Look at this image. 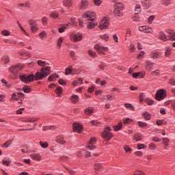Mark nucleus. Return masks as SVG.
Returning <instances> with one entry per match:
<instances>
[{"label":"nucleus","instance_id":"1","mask_svg":"<svg viewBox=\"0 0 175 175\" xmlns=\"http://www.w3.org/2000/svg\"><path fill=\"white\" fill-rule=\"evenodd\" d=\"M51 73V67L42 68L34 75V80H43L44 77H47Z\"/></svg>","mask_w":175,"mask_h":175},{"label":"nucleus","instance_id":"2","mask_svg":"<svg viewBox=\"0 0 175 175\" xmlns=\"http://www.w3.org/2000/svg\"><path fill=\"white\" fill-rule=\"evenodd\" d=\"M113 133H111V128L110 126H107L105 128L103 133L102 137L105 139V140H110L113 137Z\"/></svg>","mask_w":175,"mask_h":175},{"label":"nucleus","instance_id":"3","mask_svg":"<svg viewBox=\"0 0 175 175\" xmlns=\"http://www.w3.org/2000/svg\"><path fill=\"white\" fill-rule=\"evenodd\" d=\"M109 27H110V19H109V17L105 16L99 23L98 28L100 29H107Z\"/></svg>","mask_w":175,"mask_h":175},{"label":"nucleus","instance_id":"4","mask_svg":"<svg viewBox=\"0 0 175 175\" xmlns=\"http://www.w3.org/2000/svg\"><path fill=\"white\" fill-rule=\"evenodd\" d=\"M19 79L23 81V83H25V84H28V83H31L33 81V79H35V76L33 74L31 75H20Z\"/></svg>","mask_w":175,"mask_h":175},{"label":"nucleus","instance_id":"5","mask_svg":"<svg viewBox=\"0 0 175 175\" xmlns=\"http://www.w3.org/2000/svg\"><path fill=\"white\" fill-rule=\"evenodd\" d=\"M94 49L97 51L99 55H106V53L109 51V48L106 46H103L99 44L94 45Z\"/></svg>","mask_w":175,"mask_h":175},{"label":"nucleus","instance_id":"6","mask_svg":"<svg viewBox=\"0 0 175 175\" xmlns=\"http://www.w3.org/2000/svg\"><path fill=\"white\" fill-rule=\"evenodd\" d=\"M83 18L88 21H94L96 20V14L94 12L86 11L83 14Z\"/></svg>","mask_w":175,"mask_h":175},{"label":"nucleus","instance_id":"7","mask_svg":"<svg viewBox=\"0 0 175 175\" xmlns=\"http://www.w3.org/2000/svg\"><path fill=\"white\" fill-rule=\"evenodd\" d=\"M166 98V90L165 89L158 90L156 92V100H162Z\"/></svg>","mask_w":175,"mask_h":175},{"label":"nucleus","instance_id":"8","mask_svg":"<svg viewBox=\"0 0 175 175\" xmlns=\"http://www.w3.org/2000/svg\"><path fill=\"white\" fill-rule=\"evenodd\" d=\"M23 69V66L20 64H16L12 66H11L9 69L10 72L11 73H13V75H17L19 72H21V70Z\"/></svg>","mask_w":175,"mask_h":175},{"label":"nucleus","instance_id":"9","mask_svg":"<svg viewBox=\"0 0 175 175\" xmlns=\"http://www.w3.org/2000/svg\"><path fill=\"white\" fill-rule=\"evenodd\" d=\"M139 31L144 32V33H154V29L147 25L139 27Z\"/></svg>","mask_w":175,"mask_h":175},{"label":"nucleus","instance_id":"10","mask_svg":"<svg viewBox=\"0 0 175 175\" xmlns=\"http://www.w3.org/2000/svg\"><path fill=\"white\" fill-rule=\"evenodd\" d=\"M29 24L30 25V29L32 33L39 31V27H38V23H36V21L29 20Z\"/></svg>","mask_w":175,"mask_h":175},{"label":"nucleus","instance_id":"11","mask_svg":"<svg viewBox=\"0 0 175 175\" xmlns=\"http://www.w3.org/2000/svg\"><path fill=\"white\" fill-rule=\"evenodd\" d=\"M157 38L159 40H162L163 42H167L169 40L168 36L163 31H160L157 33Z\"/></svg>","mask_w":175,"mask_h":175},{"label":"nucleus","instance_id":"12","mask_svg":"<svg viewBox=\"0 0 175 175\" xmlns=\"http://www.w3.org/2000/svg\"><path fill=\"white\" fill-rule=\"evenodd\" d=\"M95 144H96V138L92 137L89 141V145L86 146V148L90 150H95V148H96V145Z\"/></svg>","mask_w":175,"mask_h":175},{"label":"nucleus","instance_id":"13","mask_svg":"<svg viewBox=\"0 0 175 175\" xmlns=\"http://www.w3.org/2000/svg\"><path fill=\"white\" fill-rule=\"evenodd\" d=\"M90 6V1L88 0H81L79 4V9L81 10H85V9H88Z\"/></svg>","mask_w":175,"mask_h":175},{"label":"nucleus","instance_id":"14","mask_svg":"<svg viewBox=\"0 0 175 175\" xmlns=\"http://www.w3.org/2000/svg\"><path fill=\"white\" fill-rule=\"evenodd\" d=\"M141 3L145 9H150L152 6V0H141Z\"/></svg>","mask_w":175,"mask_h":175},{"label":"nucleus","instance_id":"15","mask_svg":"<svg viewBox=\"0 0 175 175\" xmlns=\"http://www.w3.org/2000/svg\"><path fill=\"white\" fill-rule=\"evenodd\" d=\"M83 39V34L81 33H78L74 34L71 36V40L72 42H80Z\"/></svg>","mask_w":175,"mask_h":175},{"label":"nucleus","instance_id":"16","mask_svg":"<svg viewBox=\"0 0 175 175\" xmlns=\"http://www.w3.org/2000/svg\"><path fill=\"white\" fill-rule=\"evenodd\" d=\"M155 65L154 62H152L149 60H146L145 63V69L146 70H148V72H151L153 69V66Z\"/></svg>","mask_w":175,"mask_h":175},{"label":"nucleus","instance_id":"17","mask_svg":"<svg viewBox=\"0 0 175 175\" xmlns=\"http://www.w3.org/2000/svg\"><path fill=\"white\" fill-rule=\"evenodd\" d=\"M73 129L74 132H77V133H80V132L83 131V125L79 123H74Z\"/></svg>","mask_w":175,"mask_h":175},{"label":"nucleus","instance_id":"18","mask_svg":"<svg viewBox=\"0 0 175 175\" xmlns=\"http://www.w3.org/2000/svg\"><path fill=\"white\" fill-rule=\"evenodd\" d=\"M166 33L168 34V40H175V31L170 29L165 30Z\"/></svg>","mask_w":175,"mask_h":175},{"label":"nucleus","instance_id":"19","mask_svg":"<svg viewBox=\"0 0 175 175\" xmlns=\"http://www.w3.org/2000/svg\"><path fill=\"white\" fill-rule=\"evenodd\" d=\"M98 25V22H96V20L94 21H89L87 25L88 29H94L95 27Z\"/></svg>","mask_w":175,"mask_h":175},{"label":"nucleus","instance_id":"20","mask_svg":"<svg viewBox=\"0 0 175 175\" xmlns=\"http://www.w3.org/2000/svg\"><path fill=\"white\" fill-rule=\"evenodd\" d=\"M63 6L67 8V9H70L73 6V0H63Z\"/></svg>","mask_w":175,"mask_h":175},{"label":"nucleus","instance_id":"21","mask_svg":"<svg viewBox=\"0 0 175 175\" xmlns=\"http://www.w3.org/2000/svg\"><path fill=\"white\" fill-rule=\"evenodd\" d=\"M30 157L33 161H37V162H40L42 161V155L38 153H33L30 154Z\"/></svg>","mask_w":175,"mask_h":175},{"label":"nucleus","instance_id":"22","mask_svg":"<svg viewBox=\"0 0 175 175\" xmlns=\"http://www.w3.org/2000/svg\"><path fill=\"white\" fill-rule=\"evenodd\" d=\"M56 142L58 143V144H62V146H65L66 144V141L65 140V138L62 136H58L56 138Z\"/></svg>","mask_w":175,"mask_h":175},{"label":"nucleus","instance_id":"23","mask_svg":"<svg viewBox=\"0 0 175 175\" xmlns=\"http://www.w3.org/2000/svg\"><path fill=\"white\" fill-rule=\"evenodd\" d=\"M161 55H162V53H161V52L154 51L150 53V58H152L153 59H155L157 58H161Z\"/></svg>","mask_w":175,"mask_h":175},{"label":"nucleus","instance_id":"24","mask_svg":"<svg viewBox=\"0 0 175 175\" xmlns=\"http://www.w3.org/2000/svg\"><path fill=\"white\" fill-rule=\"evenodd\" d=\"M144 76H146V74L140 72L133 73V79H137V77H139V79H144Z\"/></svg>","mask_w":175,"mask_h":175},{"label":"nucleus","instance_id":"25","mask_svg":"<svg viewBox=\"0 0 175 175\" xmlns=\"http://www.w3.org/2000/svg\"><path fill=\"white\" fill-rule=\"evenodd\" d=\"M113 14L115 17H122V16H124V12H122V10H117L116 8L113 10Z\"/></svg>","mask_w":175,"mask_h":175},{"label":"nucleus","instance_id":"26","mask_svg":"<svg viewBox=\"0 0 175 175\" xmlns=\"http://www.w3.org/2000/svg\"><path fill=\"white\" fill-rule=\"evenodd\" d=\"M173 51V48L172 46H166L165 57H170L172 55V51Z\"/></svg>","mask_w":175,"mask_h":175},{"label":"nucleus","instance_id":"27","mask_svg":"<svg viewBox=\"0 0 175 175\" xmlns=\"http://www.w3.org/2000/svg\"><path fill=\"white\" fill-rule=\"evenodd\" d=\"M80 99L78 95L73 94L71 96L70 100L72 103H77Z\"/></svg>","mask_w":175,"mask_h":175},{"label":"nucleus","instance_id":"28","mask_svg":"<svg viewBox=\"0 0 175 175\" xmlns=\"http://www.w3.org/2000/svg\"><path fill=\"white\" fill-rule=\"evenodd\" d=\"M59 77V75L55 73L49 77L48 81H55V80H57V79H58Z\"/></svg>","mask_w":175,"mask_h":175},{"label":"nucleus","instance_id":"29","mask_svg":"<svg viewBox=\"0 0 175 175\" xmlns=\"http://www.w3.org/2000/svg\"><path fill=\"white\" fill-rule=\"evenodd\" d=\"M115 9H117L119 10H124V4L120 2H116L115 3Z\"/></svg>","mask_w":175,"mask_h":175},{"label":"nucleus","instance_id":"30","mask_svg":"<svg viewBox=\"0 0 175 175\" xmlns=\"http://www.w3.org/2000/svg\"><path fill=\"white\" fill-rule=\"evenodd\" d=\"M133 139L136 142H142V140H143V136H142V134H135L133 136Z\"/></svg>","mask_w":175,"mask_h":175},{"label":"nucleus","instance_id":"31","mask_svg":"<svg viewBox=\"0 0 175 175\" xmlns=\"http://www.w3.org/2000/svg\"><path fill=\"white\" fill-rule=\"evenodd\" d=\"M94 170H95V173L96 174H98V173H99V172H100V170H102V165H100L99 163H96L94 165Z\"/></svg>","mask_w":175,"mask_h":175},{"label":"nucleus","instance_id":"32","mask_svg":"<svg viewBox=\"0 0 175 175\" xmlns=\"http://www.w3.org/2000/svg\"><path fill=\"white\" fill-rule=\"evenodd\" d=\"M2 64H3V65H8L9 64V62H10V59L9 58V56H3L2 59Z\"/></svg>","mask_w":175,"mask_h":175},{"label":"nucleus","instance_id":"33","mask_svg":"<svg viewBox=\"0 0 175 175\" xmlns=\"http://www.w3.org/2000/svg\"><path fill=\"white\" fill-rule=\"evenodd\" d=\"M94 113V108L92 107H89L85 109V114L86 116H90V114H92Z\"/></svg>","mask_w":175,"mask_h":175},{"label":"nucleus","instance_id":"34","mask_svg":"<svg viewBox=\"0 0 175 175\" xmlns=\"http://www.w3.org/2000/svg\"><path fill=\"white\" fill-rule=\"evenodd\" d=\"M12 143H13V141L8 140L1 146V147L2 148H8L10 146H12Z\"/></svg>","mask_w":175,"mask_h":175},{"label":"nucleus","instance_id":"35","mask_svg":"<svg viewBox=\"0 0 175 175\" xmlns=\"http://www.w3.org/2000/svg\"><path fill=\"white\" fill-rule=\"evenodd\" d=\"M50 17H51V18L57 19V18H58V17H59V13H58L57 11H53V12L51 14Z\"/></svg>","mask_w":175,"mask_h":175},{"label":"nucleus","instance_id":"36","mask_svg":"<svg viewBox=\"0 0 175 175\" xmlns=\"http://www.w3.org/2000/svg\"><path fill=\"white\" fill-rule=\"evenodd\" d=\"M121 128H122V122H120L119 123H118L117 125L113 126L114 131L116 132H118V131H120Z\"/></svg>","mask_w":175,"mask_h":175},{"label":"nucleus","instance_id":"37","mask_svg":"<svg viewBox=\"0 0 175 175\" xmlns=\"http://www.w3.org/2000/svg\"><path fill=\"white\" fill-rule=\"evenodd\" d=\"M88 54L90 56L92 57V58H96L98 57V54H96V52H94L92 50H89L88 51Z\"/></svg>","mask_w":175,"mask_h":175},{"label":"nucleus","instance_id":"38","mask_svg":"<svg viewBox=\"0 0 175 175\" xmlns=\"http://www.w3.org/2000/svg\"><path fill=\"white\" fill-rule=\"evenodd\" d=\"M138 126H139V128H147L148 124L145 122L139 121L138 122Z\"/></svg>","mask_w":175,"mask_h":175},{"label":"nucleus","instance_id":"39","mask_svg":"<svg viewBox=\"0 0 175 175\" xmlns=\"http://www.w3.org/2000/svg\"><path fill=\"white\" fill-rule=\"evenodd\" d=\"M135 12H136L137 14H139L142 12V5L139 4H136L135 8Z\"/></svg>","mask_w":175,"mask_h":175},{"label":"nucleus","instance_id":"40","mask_svg":"<svg viewBox=\"0 0 175 175\" xmlns=\"http://www.w3.org/2000/svg\"><path fill=\"white\" fill-rule=\"evenodd\" d=\"M145 102L148 105V106H152V105H154V100L150 99V98H146Z\"/></svg>","mask_w":175,"mask_h":175},{"label":"nucleus","instance_id":"41","mask_svg":"<svg viewBox=\"0 0 175 175\" xmlns=\"http://www.w3.org/2000/svg\"><path fill=\"white\" fill-rule=\"evenodd\" d=\"M124 107L126 109H131L133 111H135V107L132 104L129 103H124Z\"/></svg>","mask_w":175,"mask_h":175},{"label":"nucleus","instance_id":"42","mask_svg":"<svg viewBox=\"0 0 175 175\" xmlns=\"http://www.w3.org/2000/svg\"><path fill=\"white\" fill-rule=\"evenodd\" d=\"M80 154H85V157H87V158H90V157H91V152H88L86 150H81L80 152Z\"/></svg>","mask_w":175,"mask_h":175},{"label":"nucleus","instance_id":"43","mask_svg":"<svg viewBox=\"0 0 175 175\" xmlns=\"http://www.w3.org/2000/svg\"><path fill=\"white\" fill-rule=\"evenodd\" d=\"M169 142H170V140H169L168 138H163V143L165 145L164 148H165V149L167 148V146H169Z\"/></svg>","mask_w":175,"mask_h":175},{"label":"nucleus","instance_id":"44","mask_svg":"<svg viewBox=\"0 0 175 175\" xmlns=\"http://www.w3.org/2000/svg\"><path fill=\"white\" fill-rule=\"evenodd\" d=\"M144 117L145 120H151V114L147 111L144 113Z\"/></svg>","mask_w":175,"mask_h":175},{"label":"nucleus","instance_id":"45","mask_svg":"<svg viewBox=\"0 0 175 175\" xmlns=\"http://www.w3.org/2000/svg\"><path fill=\"white\" fill-rule=\"evenodd\" d=\"M62 88L61 86H59L57 88V89L55 90V92L56 94H57L58 96H59V95H61V94H62Z\"/></svg>","mask_w":175,"mask_h":175},{"label":"nucleus","instance_id":"46","mask_svg":"<svg viewBox=\"0 0 175 175\" xmlns=\"http://www.w3.org/2000/svg\"><path fill=\"white\" fill-rule=\"evenodd\" d=\"M72 68L73 67L72 66H70V68H66V71H65L66 76H67V75H70L72 73Z\"/></svg>","mask_w":175,"mask_h":175},{"label":"nucleus","instance_id":"47","mask_svg":"<svg viewBox=\"0 0 175 175\" xmlns=\"http://www.w3.org/2000/svg\"><path fill=\"white\" fill-rule=\"evenodd\" d=\"M154 20H155V16L154 15L150 16L149 18H148V23L152 24V21H154Z\"/></svg>","mask_w":175,"mask_h":175},{"label":"nucleus","instance_id":"48","mask_svg":"<svg viewBox=\"0 0 175 175\" xmlns=\"http://www.w3.org/2000/svg\"><path fill=\"white\" fill-rule=\"evenodd\" d=\"M161 2L164 6H169V5H170V2H172V0H161Z\"/></svg>","mask_w":175,"mask_h":175},{"label":"nucleus","instance_id":"49","mask_svg":"<svg viewBox=\"0 0 175 175\" xmlns=\"http://www.w3.org/2000/svg\"><path fill=\"white\" fill-rule=\"evenodd\" d=\"M133 175H146V173L142 170H136Z\"/></svg>","mask_w":175,"mask_h":175},{"label":"nucleus","instance_id":"50","mask_svg":"<svg viewBox=\"0 0 175 175\" xmlns=\"http://www.w3.org/2000/svg\"><path fill=\"white\" fill-rule=\"evenodd\" d=\"M137 148L138 150H142V148H144V150H146V148H147V146H146L145 144H139L137 146Z\"/></svg>","mask_w":175,"mask_h":175},{"label":"nucleus","instance_id":"51","mask_svg":"<svg viewBox=\"0 0 175 175\" xmlns=\"http://www.w3.org/2000/svg\"><path fill=\"white\" fill-rule=\"evenodd\" d=\"M149 150H157V145L154 143H150L148 145Z\"/></svg>","mask_w":175,"mask_h":175},{"label":"nucleus","instance_id":"52","mask_svg":"<svg viewBox=\"0 0 175 175\" xmlns=\"http://www.w3.org/2000/svg\"><path fill=\"white\" fill-rule=\"evenodd\" d=\"M3 165H5V166H10V160L4 159L3 160Z\"/></svg>","mask_w":175,"mask_h":175},{"label":"nucleus","instance_id":"53","mask_svg":"<svg viewBox=\"0 0 175 175\" xmlns=\"http://www.w3.org/2000/svg\"><path fill=\"white\" fill-rule=\"evenodd\" d=\"M38 66H46V62L42 61V60H38L37 62Z\"/></svg>","mask_w":175,"mask_h":175},{"label":"nucleus","instance_id":"54","mask_svg":"<svg viewBox=\"0 0 175 175\" xmlns=\"http://www.w3.org/2000/svg\"><path fill=\"white\" fill-rule=\"evenodd\" d=\"M40 145L42 148H47L49 144L47 142H40Z\"/></svg>","mask_w":175,"mask_h":175},{"label":"nucleus","instance_id":"55","mask_svg":"<svg viewBox=\"0 0 175 175\" xmlns=\"http://www.w3.org/2000/svg\"><path fill=\"white\" fill-rule=\"evenodd\" d=\"M100 38L103 39V40H105V42H108L109 37V35L107 34H103L100 36Z\"/></svg>","mask_w":175,"mask_h":175},{"label":"nucleus","instance_id":"56","mask_svg":"<svg viewBox=\"0 0 175 175\" xmlns=\"http://www.w3.org/2000/svg\"><path fill=\"white\" fill-rule=\"evenodd\" d=\"M47 21H48L47 17L44 16L42 19V25H44V27H46V25H47Z\"/></svg>","mask_w":175,"mask_h":175},{"label":"nucleus","instance_id":"57","mask_svg":"<svg viewBox=\"0 0 175 175\" xmlns=\"http://www.w3.org/2000/svg\"><path fill=\"white\" fill-rule=\"evenodd\" d=\"M23 91L26 94H28V93L31 92V88H29V87H28V86H24Z\"/></svg>","mask_w":175,"mask_h":175},{"label":"nucleus","instance_id":"58","mask_svg":"<svg viewBox=\"0 0 175 175\" xmlns=\"http://www.w3.org/2000/svg\"><path fill=\"white\" fill-rule=\"evenodd\" d=\"M124 151H126V152H132V148H131L129 147V146H124Z\"/></svg>","mask_w":175,"mask_h":175},{"label":"nucleus","instance_id":"59","mask_svg":"<svg viewBox=\"0 0 175 175\" xmlns=\"http://www.w3.org/2000/svg\"><path fill=\"white\" fill-rule=\"evenodd\" d=\"M145 54L146 52H144V51H141L137 57V59H142V57H143Z\"/></svg>","mask_w":175,"mask_h":175},{"label":"nucleus","instance_id":"60","mask_svg":"<svg viewBox=\"0 0 175 175\" xmlns=\"http://www.w3.org/2000/svg\"><path fill=\"white\" fill-rule=\"evenodd\" d=\"M93 2L96 6H100L102 5V1L100 0H94Z\"/></svg>","mask_w":175,"mask_h":175},{"label":"nucleus","instance_id":"61","mask_svg":"<svg viewBox=\"0 0 175 175\" xmlns=\"http://www.w3.org/2000/svg\"><path fill=\"white\" fill-rule=\"evenodd\" d=\"M1 33L3 35V36H9V35H10V32L8 30H3Z\"/></svg>","mask_w":175,"mask_h":175},{"label":"nucleus","instance_id":"62","mask_svg":"<svg viewBox=\"0 0 175 175\" xmlns=\"http://www.w3.org/2000/svg\"><path fill=\"white\" fill-rule=\"evenodd\" d=\"M46 33L44 31H42L41 33H39V37L41 39H43V38H46Z\"/></svg>","mask_w":175,"mask_h":175},{"label":"nucleus","instance_id":"63","mask_svg":"<svg viewBox=\"0 0 175 175\" xmlns=\"http://www.w3.org/2000/svg\"><path fill=\"white\" fill-rule=\"evenodd\" d=\"M133 121L132 119L127 118L123 120L124 124H129Z\"/></svg>","mask_w":175,"mask_h":175},{"label":"nucleus","instance_id":"64","mask_svg":"<svg viewBox=\"0 0 175 175\" xmlns=\"http://www.w3.org/2000/svg\"><path fill=\"white\" fill-rule=\"evenodd\" d=\"M49 129H55V127L54 126H44L42 128V131H47Z\"/></svg>","mask_w":175,"mask_h":175}]
</instances>
